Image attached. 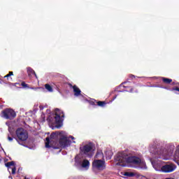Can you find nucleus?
<instances>
[{"mask_svg":"<svg viewBox=\"0 0 179 179\" xmlns=\"http://www.w3.org/2000/svg\"><path fill=\"white\" fill-rule=\"evenodd\" d=\"M11 169H12V172H11V173H12L13 175L16 174V166H14L12 167Z\"/></svg>","mask_w":179,"mask_h":179,"instance_id":"nucleus-22","label":"nucleus"},{"mask_svg":"<svg viewBox=\"0 0 179 179\" xmlns=\"http://www.w3.org/2000/svg\"><path fill=\"white\" fill-rule=\"evenodd\" d=\"M8 141H9V142H12V141H13V137L8 135Z\"/></svg>","mask_w":179,"mask_h":179,"instance_id":"nucleus-25","label":"nucleus"},{"mask_svg":"<svg viewBox=\"0 0 179 179\" xmlns=\"http://www.w3.org/2000/svg\"><path fill=\"white\" fill-rule=\"evenodd\" d=\"M94 171H103L106 169V162L101 159H94L92 162Z\"/></svg>","mask_w":179,"mask_h":179,"instance_id":"nucleus-5","label":"nucleus"},{"mask_svg":"<svg viewBox=\"0 0 179 179\" xmlns=\"http://www.w3.org/2000/svg\"><path fill=\"white\" fill-rule=\"evenodd\" d=\"M27 72L28 73V76H31L32 75H34L35 78L37 79V74H36V71L31 69V67H28L27 69Z\"/></svg>","mask_w":179,"mask_h":179,"instance_id":"nucleus-12","label":"nucleus"},{"mask_svg":"<svg viewBox=\"0 0 179 179\" xmlns=\"http://www.w3.org/2000/svg\"><path fill=\"white\" fill-rule=\"evenodd\" d=\"M10 76H13V71H9L8 74L6 75L4 78H7V79L9 80Z\"/></svg>","mask_w":179,"mask_h":179,"instance_id":"nucleus-21","label":"nucleus"},{"mask_svg":"<svg viewBox=\"0 0 179 179\" xmlns=\"http://www.w3.org/2000/svg\"><path fill=\"white\" fill-rule=\"evenodd\" d=\"M69 138H71V139H72V140L75 139V137H73L72 136H70Z\"/></svg>","mask_w":179,"mask_h":179,"instance_id":"nucleus-28","label":"nucleus"},{"mask_svg":"<svg viewBox=\"0 0 179 179\" xmlns=\"http://www.w3.org/2000/svg\"><path fill=\"white\" fill-rule=\"evenodd\" d=\"M161 170L163 173H173L176 170V165L174 164H166L162 166Z\"/></svg>","mask_w":179,"mask_h":179,"instance_id":"nucleus-9","label":"nucleus"},{"mask_svg":"<svg viewBox=\"0 0 179 179\" xmlns=\"http://www.w3.org/2000/svg\"><path fill=\"white\" fill-rule=\"evenodd\" d=\"M15 134L17 138H18L19 141H21V142L27 141L29 138V133H27V130L22 127L17 128L15 131Z\"/></svg>","mask_w":179,"mask_h":179,"instance_id":"nucleus-4","label":"nucleus"},{"mask_svg":"<svg viewBox=\"0 0 179 179\" xmlns=\"http://www.w3.org/2000/svg\"><path fill=\"white\" fill-rule=\"evenodd\" d=\"M92 150H93V145H92V143L86 144L84 146L80 148V150L81 153L83 155H85V156H88L89 157H91V155L89 153Z\"/></svg>","mask_w":179,"mask_h":179,"instance_id":"nucleus-7","label":"nucleus"},{"mask_svg":"<svg viewBox=\"0 0 179 179\" xmlns=\"http://www.w3.org/2000/svg\"><path fill=\"white\" fill-rule=\"evenodd\" d=\"M65 118V115L64 112L59 108L55 109V115H50L48 117L47 121L52 124V125H55L56 128L59 129L62 127V122Z\"/></svg>","mask_w":179,"mask_h":179,"instance_id":"nucleus-2","label":"nucleus"},{"mask_svg":"<svg viewBox=\"0 0 179 179\" xmlns=\"http://www.w3.org/2000/svg\"><path fill=\"white\" fill-rule=\"evenodd\" d=\"M69 86L73 89V92L76 97H79V96H82V91L80 90V89H79V87H78V86L72 85V84H69Z\"/></svg>","mask_w":179,"mask_h":179,"instance_id":"nucleus-10","label":"nucleus"},{"mask_svg":"<svg viewBox=\"0 0 179 179\" xmlns=\"http://www.w3.org/2000/svg\"><path fill=\"white\" fill-rule=\"evenodd\" d=\"M1 159H0V162H1Z\"/></svg>","mask_w":179,"mask_h":179,"instance_id":"nucleus-31","label":"nucleus"},{"mask_svg":"<svg viewBox=\"0 0 179 179\" xmlns=\"http://www.w3.org/2000/svg\"><path fill=\"white\" fill-rule=\"evenodd\" d=\"M5 166L6 167H7L8 169H10V167H14L15 166V162L13 161H11V162H7L5 164Z\"/></svg>","mask_w":179,"mask_h":179,"instance_id":"nucleus-16","label":"nucleus"},{"mask_svg":"<svg viewBox=\"0 0 179 179\" xmlns=\"http://www.w3.org/2000/svg\"><path fill=\"white\" fill-rule=\"evenodd\" d=\"M1 117L5 120H13L16 117V112L10 108H6L2 110Z\"/></svg>","mask_w":179,"mask_h":179,"instance_id":"nucleus-6","label":"nucleus"},{"mask_svg":"<svg viewBox=\"0 0 179 179\" xmlns=\"http://www.w3.org/2000/svg\"><path fill=\"white\" fill-rule=\"evenodd\" d=\"M21 86H22V87H24V89H29L30 88V87H29L28 84H27L24 81L21 83Z\"/></svg>","mask_w":179,"mask_h":179,"instance_id":"nucleus-20","label":"nucleus"},{"mask_svg":"<svg viewBox=\"0 0 179 179\" xmlns=\"http://www.w3.org/2000/svg\"><path fill=\"white\" fill-rule=\"evenodd\" d=\"M174 91L179 92V87H173L172 88V92H174Z\"/></svg>","mask_w":179,"mask_h":179,"instance_id":"nucleus-24","label":"nucleus"},{"mask_svg":"<svg viewBox=\"0 0 179 179\" xmlns=\"http://www.w3.org/2000/svg\"><path fill=\"white\" fill-rule=\"evenodd\" d=\"M17 85H18L19 86H20V83H15L13 84V86H16Z\"/></svg>","mask_w":179,"mask_h":179,"instance_id":"nucleus-27","label":"nucleus"},{"mask_svg":"<svg viewBox=\"0 0 179 179\" xmlns=\"http://www.w3.org/2000/svg\"><path fill=\"white\" fill-rule=\"evenodd\" d=\"M120 87H124V90L120 92H129V93H134V87H126L125 85H120Z\"/></svg>","mask_w":179,"mask_h":179,"instance_id":"nucleus-13","label":"nucleus"},{"mask_svg":"<svg viewBox=\"0 0 179 179\" xmlns=\"http://www.w3.org/2000/svg\"><path fill=\"white\" fill-rule=\"evenodd\" d=\"M162 82L164 83H165L166 85H170V83H171V82H173V80L171 78H167L162 77Z\"/></svg>","mask_w":179,"mask_h":179,"instance_id":"nucleus-15","label":"nucleus"},{"mask_svg":"<svg viewBox=\"0 0 179 179\" xmlns=\"http://www.w3.org/2000/svg\"><path fill=\"white\" fill-rule=\"evenodd\" d=\"M172 85H179V83H176L173 82V83H172Z\"/></svg>","mask_w":179,"mask_h":179,"instance_id":"nucleus-29","label":"nucleus"},{"mask_svg":"<svg viewBox=\"0 0 179 179\" xmlns=\"http://www.w3.org/2000/svg\"><path fill=\"white\" fill-rule=\"evenodd\" d=\"M129 78H130V79H135V76L132 75V74H130L129 76Z\"/></svg>","mask_w":179,"mask_h":179,"instance_id":"nucleus-26","label":"nucleus"},{"mask_svg":"<svg viewBox=\"0 0 179 179\" xmlns=\"http://www.w3.org/2000/svg\"><path fill=\"white\" fill-rule=\"evenodd\" d=\"M115 160L117 162L116 163L117 166H121L122 167H125L127 163H130L131 164H135L136 166H139L142 163V159L136 156H129L125 152H118Z\"/></svg>","mask_w":179,"mask_h":179,"instance_id":"nucleus-1","label":"nucleus"},{"mask_svg":"<svg viewBox=\"0 0 179 179\" xmlns=\"http://www.w3.org/2000/svg\"><path fill=\"white\" fill-rule=\"evenodd\" d=\"M124 176L126 177H134L135 176V173H134L132 172H125L124 173Z\"/></svg>","mask_w":179,"mask_h":179,"instance_id":"nucleus-19","label":"nucleus"},{"mask_svg":"<svg viewBox=\"0 0 179 179\" xmlns=\"http://www.w3.org/2000/svg\"><path fill=\"white\" fill-rule=\"evenodd\" d=\"M45 89H46V90H48V92H53L52 87L51 85H50V84H45Z\"/></svg>","mask_w":179,"mask_h":179,"instance_id":"nucleus-17","label":"nucleus"},{"mask_svg":"<svg viewBox=\"0 0 179 179\" xmlns=\"http://www.w3.org/2000/svg\"><path fill=\"white\" fill-rule=\"evenodd\" d=\"M73 143H76V141H73Z\"/></svg>","mask_w":179,"mask_h":179,"instance_id":"nucleus-30","label":"nucleus"},{"mask_svg":"<svg viewBox=\"0 0 179 179\" xmlns=\"http://www.w3.org/2000/svg\"><path fill=\"white\" fill-rule=\"evenodd\" d=\"M81 167L85 169V170H89V168L90 167V162L87 159H84L81 164Z\"/></svg>","mask_w":179,"mask_h":179,"instance_id":"nucleus-11","label":"nucleus"},{"mask_svg":"<svg viewBox=\"0 0 179 179\" xmlns=\"http://www.w3.org/2000/svg\"><path fill=\"white\" fill-rule=\"evenodd\" d=\"M57 135L55 133H52L50 137H47L45 138V148L50 149V148H53V149H58L59 145H58V142L55 141V137Z\"/></svg>","mask_w":179,"mask_h":179,"instance_id":"nucleus-3","label":"nucleus"},{"mask_svg":"<svg viewBox=\"0 0 179 179\" xmlns=\"http://www.w3.org/2000/svg\"><path fill=\"white\" fill-rule=\"evenodd\" d=\"M59 143L62 148H68V146H71L72 142L69 140L68 137L64 136L59 139Z\"/></svg>","mask_w":179,"mask_h":179,"instance_id":"nucleus-8","label":"nucleus"},{"mask_svg":"<svg viewBox=\"0 0 179 179\" xmlns=\"http://www.w3.org/2000/svg\"><path fill=\"white\" fill-rule=\"evenodd\" d=\"M82 159L79 157L76 156L75 157V164L76 166H82Z\"/></svg>","mask_w":179,"mask_h":179,"instance_id":"nucleus-14","label":"nucleus"},{"mask_svg":"<svg viewBox=\"0 0 179 179\" xmlns=\"http://www.w3.org/2000/svg\"><path fill=\"white\" fill-rule=\"evenodd\" d=\"M106 104H107L106 101H96V105H98L99 107H105Z\"/></svg>","mask_w":179,"mask_h":179,"instance_id":"nucleus-18","label":"nucleus"},{"mask_svg":"<svg viewBox=\"0 0 179 179\" xmlns=\"http://www.w3.org/2000/svg\"><path fill=\"white\" fill-rule=\"evenodd\" d=\"M97 101H96V100H94V101H89V103H90V104L91 105V106H96V103Z\"/></svg>","mask_w":179,"mask_h":179,"instance_id":"nucleus-23","label":"nucleus"}]
</instances>
